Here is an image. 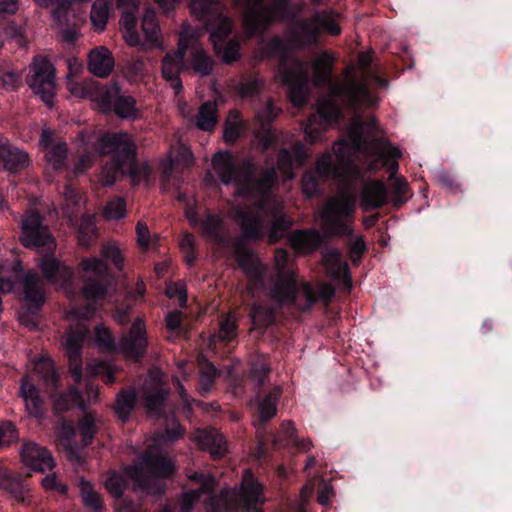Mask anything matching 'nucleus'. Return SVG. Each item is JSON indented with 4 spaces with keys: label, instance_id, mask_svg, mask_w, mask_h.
<instances>
[{
    "label": "nucleus",
    "instance_id": "nucleus-1",
    "mask_svg": "<svg viewBox=\"0 0 512 512\" xmlns=\"http://www.w3.org/2000/svg\"><path fill=\"white\" fill-rule=\"evenodd\" d=\"M314 82L317 87H327V96L317 102V111L312 114L305 126V139L310 144L321 140L332 124H337L343 118V109L358 110L363 107L375 106L379 98L372 93L369 82L381 88L388 86V80L379 73V68L365 78H360L357 69L350 64L343 70V80L333 77V58L327 53L318 57L312 64Z\"/></svg>",
    "mask_w": 512,
    "mask_h": 512
},
{
    "label": "nucleus",
    "instance_id": "nucleus-2",
    "mask_svg": "<svg viewBox=\"0 0 512 512\" xmlns=\"http://www.w3.org/2000/svg\"><path fill=\"white\" fill-rule=\"evenodd\" d=\"M35 265L39 273L33 270L24 272L20 261L14 265L23 301L19 321L31 329L37 328V317L46 302L44 283L67 291L72 288L75 278L73 267L62 261L56 250L38 253Z\"/></svg>",
    "mask_w": 512,
    "mask_h": 512
},
{
    "label": "nucleus",
    "instance_id": "nucleus-3",
    "mask_svg": "<svg viewBox=\"0 0 512 512\" xmlns=\"http://www.w3.org/2000/svg\"><path fill=\"white\" fill-rule=\"evenodd\" d=\"M101 257H84L78 265L82 281L81 294L89 303L79 311L81 318L90 319L96 312L95 304L110 294L114 274L109 264L116 270L124 269L125 257L115 243H105L100 249Z\"/></svg>",
    "mask_w": 512,
    "mask_h": 512
},
{
    "label": "nucleus",
    "instance_id": "nucleus-4",
    "mask_svg": "<svg viewBox=\"0 0 512 512\" xmlns=\"http://www.w3.org/2000/svg\"><path fill=\"white\" fill-rule=\"evenodd\" d=\"M275 35L263 47V54L278 59L279 73L288 88L289 99L294 106L302 108L307 104L309 94L308 65L294 55L291 46L302 42L300 36H307L309 41H319L322 34H288L291 36L289 42Z\"/></svg>",
    "mask_w": 512,
    "mask_h": 512
},
{
    "label": "nucleus",
    "instance_id": "nucleus-5",
    "mask_svg": "<svg viewBox=\"0 0 512 512\" xmlns=\"http://www.w3.org/2000/svg\"><path fill=\"white\" fill-rule=\"evenodd\" d=\"M189 479L199 485L196 492L209 495L206 502L208 512H249L261 502L263 486L250 473L245 474L239 492L222 489L214 493L218 484L216 478L203 472H194Z\"/></svg>",
    "mask_w": 512,
    "mask_h": 512
},
{
    "label": "nucleus",
    "instance_id": "nucleus-6",
    "mask_svg": "<svg viewBox=\"0 0 512 512\" xmlns=\"http://www.w3.org/2000/svg\"><path fill=\"white\" fill-rule=\"evenodd\" d=\"M212 167L223 185L234 183L244 197L266 196L277 181L276 168L266 169L261 177H255V166L249 159L237 163L229 150L217 151L211 159Z\"/></svg>",
    "mask_w": 512,
    "mask_h": 512
},
{
    "label": "nucleus",
    "instance_id": "nucleus-7",
    "mask_svg": "<svg viewBox=\"0 0 512 512\" xmlns=\"http://www.w3.org/2000/svg\"><path fill=\"white\" fill-rule=\"evenodd\" d=\"M95 148L101 156L111 154L110 162L102 171L106 186H112L119 175L137 176V146L130 134L124 131L105 133L98 138Z\"/></svg>",
    "mask_w": 512,
    "mask_h": 512
},
{
    "label": "nucleus",
    "instance_id": "nucleus-8",
    "mask_svg": "<svg viewBox=\"0 0 512 512\" xmlns=\"http://www.w3.org/2000/svg\"><path fill=\"white\" fill-rule=\"evenodd\" d=\"M235 6L244 14L243 32H266L267 27L276 20L298 23L304 3L294 4L290 0H233Z\"/></svg>",
    "mask_w": 512,
    "mask_h": 512
},
{
    "label": "nucleus",
    "instance_id": "nucleus-9",
    "mask_svg": "<svg viewBox=\"0 0 512 512\" xmlns=\"http://www.w3.org/2000/svg\"><path fill=\"white\" fill-rule=\"evenodd\" d=\"M279 253L282 257V264L277 263L278 273L269 287L268 296L278 308L284 306H297V297L302 291L305 303L299 306L302 312H307L318 302L317 290L308 282L301 284L293 270L285 269L288 254L284 250Z\"/></svg>",
    "mask_w": 512,
    "mask_h": 512
},
{
    "label": "nucleus",
    "instance_id": "nucleus-10",
    "mask_svg": "<svg viewBox=\"0 0 512 512\" xmlns=\"http://www.w3.org/2000/svg\"><path fill=\"white\" fill-rule=\"evenodd\" d=\"M356 211V197L350 192H343L328 199L323 207L321 219L323 230L328 237H351Z\"/></svg>",
    "mask_w": 512,
    "mask_h": 512
},
{
    "label": "nucleus",
    "instance_id": "nucleus-11",
    "mask_svg": "<svg viewBox=\"0 0 512 512\" xmlns=\"http://www.w3.org/2000/svg\"><path fill=\"white\" fill-rule=\"evenodd\" d=\"M140 459V463L129 466L126 473L142 491L150 489L151 478L167 479L175 473L176 466L171 457L167 453L155 450L153 446L148 447Z\"/></svg>",
    "mask_w": 512,
    "mask_h": 512
},
{
    "label": "nucleus",
    "instance_id": "nucleus-12",
    "mask_svg": "<svg viewBox=\"0 0 512 512\" xmlns=\"http://www.w3.org/2000/svg\"><path fill=\"white\" fill-rule=\"evenodd\" d=\"M83 96L97 102L102 110L113 111L121 119H136L139 115L136 99L121 94L116 81L110 85L94 82L83 88Z\"/></svg>",
    "mask_w": 512,
    "mask_h": 512
},
{
    "label": "nucleus",
    "instance_id": "nucleus-13",
    "mask_svg": "<svg viewBox=\"0 0 512 512\" xmlns=\"http://www.w3.org/2000/svg\"><path fill=\"white\" fill-rule=\"evenodd\" d=\"M19 241L27 249L38 253L57 249V241L46 217L37 209H27L21 216Z\"/></svg>",
    "mask_w": 512,
    "mask_h": 512
},
{
    "label": "nucleus",
    "instance_id": "nucleus-14",
    "mask_svg": "<svg viewBox=\"0 0 512 512\" xmlns=\"http://www.w3.org/2000/svg\"><path fill=\"white\" fill-rule=\"evenodd\" d=\"M192 13L205 22V32H235L234 21L226 13L225 6L218 0H191Z\"/></svg>",
    "mask_w": 512,
    "mask_h": 512
},
{
    "label": "nucleus",
    "instance_id": "nucleus-15",
    "mask_svg": "<svg viewBox=\"0 0 512 512\" xmlns=\"http://www.w3.org/2000/svg\"><path fill=\"white\" fill-rule=\"evenodd\" d=\"M88 333L89 328L82 323H78L76 326L70 327L67 330L63 341V346L68 357L69 371L77 383L82 380V349Z\"/></svg>",
    "mask_w": 512,
    "mask_h": 512
},
{
    "label": "nucleus",
    "instance_id": "nucleus-16",
    "mask_svg": "<svg viewBox=\"0 0 512 512\" xmlns=\"http://www.w3.org/2000/svg\"><path fill=\"white\" fill-rule=\"evenodd\" d=\"M148 339L145 322L137 317L128 333L124 334L119 341V348L122 353L135 362H139L147 353Z\"/></svg>",
    "mask_w": 512,
    "mask_h": 512
},
{
    "label": "nucleus",
    "instance_id": "nucleus-17",
    "mask_svg": "<svg viewBox=\"0 0 512 512\" xmlns=\"http://www.w3.org/2000/svg\"><path fill=\"white\" fill-rule=\"evenodd\" d=\"M54 69L47 60L34 63L27 76V84L43 102L50 104L54 97Z\"/></svg>",
    "mask_w": 512,
    "mask_h": 512
},
{
    "label": "nucleus",
    "instance_id": "nucleus-18",
    "mask_svg": "<svg viewBox=\"0 0 512 512\" xmlns=\"http://www.w3.org/2000/svg\"><path fill=\"white\" fill-rule=\"evenodd\" d=\"M280 112L281 109L274 105L272 99H269L255 115L257 121L255 135L265 149L272 148L277 144L278 137L275 129L272 127V122L278 117Z\"/></svg>",
    "mask_w": 512,
    "mask_h": 512
},
{
    "label": "nucleus",
    "instance_id": "nucleus-19",
    "mask_svg": "<svg viewBox=\"0 0 512 512\" xmlns=\"http://www.w3.org/2000/svg\"><path fill=\"white\" fill-rule=\"evenodd\" d=\"M236 261L239 267L249 278L252 288H261L264 286L265 273L261 264L254 258L252 251L246 246L240 244L236 247Z\"/></svg>",
    "mask_w": 512,
    "mask_h": 512
},
{
    "label": "nucleus",
    "instance_id": "nucleus-20",
    "mask_svg": "<svg viewBox=\"0 0 512 512\" xmlns=\"http://www.w3.org/2000/svg\"><path fill=\"white\" fill-rule=\"evenodd\" d=\"M19 396L24 400L26 411L31 417L38 419L44 417L45 402L40 389L27 376L20 380Z\"/></svg>",
    "mask_w": 512,
    "mask_h": 512
},
{
    "label": "nucleus",
    "instance_id": "nucleus-21",
    "mask_svg": "<svg viewBox=\"0 0 512 512\" xmlns=\"http://www.w3.org/2000/svg\"><path fill=\"white\" fill-rule=\"evenodd\" d=\"M389 202V192L381 180L367 181L361 192V204L366 211L383 207Z\"/></svg>",
    "mask_w": 512,
    "mask_h": 512
},
{
    "label": "nucleus",
    "instance_id": "nucleus-22",
    "mask_svg": "<svg viewBox=\"0 0 512 512\" xmlns=\"http://www.w3.org/2000/svg\"><path fill=\"white\" fill-rule=\"evenodd\" d=\"M231 34H209L214 52L225 64H232L241 58L239 40L230 39Z\"/></svg>",
    "mask_w": 512,
    "mask_h": 512
},
{
    "label": "nucleus",
    "instance_id": "nucleus-23",
    "mask_svg": "<svg viewBox=\"0 0 512 512\" xmlns=\"http://www.w3.org/2000/svg\"><path fill=\"white\" fill-rule=\"evenodd\" d=\"M30 162L27 152L13 146L8 141L0 140V163L10 173L16 174L28 167Z\"/></svg>",
    "mask_w": 512,
    "mask_h": 512
},
{
    "label": "nucleus",
    "instance_id": "nucleus-24",
    "mask_svg": "<svg viewBox=\"0 0 512 512\" xmlns=\"http://www.w3.org/2000/svg\"><path fill=\"white\" fill-rule=\"evenodd\" d=\"M312 171L322 179H340L344 172L355 178L361 177V171L356 165L349 161L344 169L343 167L335 165L332 156L329 154L320 156L316 161L315 169Z\"/></svg>",
    "mask_w": 512,
    "mask_h": 512
},
{
    "label": "nucleus",
    "instance_id": "nucleus-25",
    "mask_svg": "<svg viewBox=\"0 0 512 512\" xmlns=\"http://www.w3.org/2000/svg\"><path fill=\"white\" fill-rule=\"evenodd\" d=\"M114 64V57L106 47L95 48L88 55V69L97 77H108L114 69Z\"/></svg>",
    "mask_w": 512,
    "mask_h": 512
},
{
    "label": "nucleus",
    "instance_id": "nucleus-26",
    "mask_svg": "<svg viewBox=\"0 0 512 512\" xmlns=\"http://www.w3.org/2000/svg\"><path fill=\"white\" fill-rule=\"evenodd\" d=\"M53 398V408L56 413H64L74 407L81 411L87 409L83 394L75 387H70L66 391L55 392L51 395Z\"/></svg>",
    "mask_w": 512,
    "mask_h": 512
},
{
    "label": "nucleus",
    "instance_id": "nucleus-27",
    "mask_svg": "<svg viewBox=\"0 0 512 512\" xmlns=\"http://www.w3.org/2000/svg\"><path fill=\"white\" fill-rule=\"evenodd\" d=\"M237 220L245 239L260 240L263 238L262 219L258 211L238 210Z\"/></svg>",
    "mask_w": 512,
    "mask_h": 512
},
{
    "label": "nucleus",
    "instance_id": "nucleus-28",
    "mask_svg": "<svg viewBox=\"0 0 512 512\" xmlns=\"http://www.w3.org/2000/svg\"><path fill=\"white\" fill-rule=\"evenodd\" d=\"M361 109L362 108H359L356 111L347 109L348 111L354 113L351 125V135L353 136V142L356 148H359L365 142L366 133H377L379 131L377 119L373 116H369L364 119L359 114Z\"/></svg>",
    "mask_w": 512,
    "mask_h": 512
},
{
    "label": "nucleus",
    "instance_id": "nucleus-29",
    "mask_svg": "<svg viewBox=\"0 0 512 512\" xmlns=\"http://www.w3.org/2000/svg\"><path fill=\"white\" fill-rule=\"evenodd\" d=\"M138 394L135 388H122L117 393L113 410L120 421L127 422L132 411L136 408Z\"/></svg>",
    "mask_w": 512,
    "mask_h": 512
},
{
    "label": "nucleus",
    "instance_id": "nucleus-30",
    "mask_svg": "<svg viewBox=\"0 0 512 512\" xmlns=\"http://www.w3.org/2000/svg\"><path fill=\"white\" fill-rule=\"evenodd\" d=\"M311 24L312 28L308 27V24H304V27L300 32H341V27L338 24L334 14L330 11L322 10L317 11L312 17ZM286 32H298L297 30L291 29Z\"/></svg>",
    "mask_w": 512,
    "mask_h": 512
},
{
    "label": "nucleus",
    "instance_id": "nucleus-31",
    "mask_svg": "<svg viewBox=\"0 0 512 512\" xmlns=\"http://www.w3.org/2000/svg\"><path fill=\"white\" fill-rule=\"evenodd\" d=\"M292 245L302 252H313L323 243V237L316 229L296 230L291 236Z\"/></svg>",
    "mask_w": 512,
    "mask_h": 512
},
{
    "label": "nucleus",
    "instance_id": "nucleus-32",
    "mask_svg": "<svg viewBox=\"0 0 512 512\" xmlns=\"http://www.w3.org/2000/svg\"><path fill=\"white\" fill-rule=\"evenodd\" d=\"M0 488L8 492L17 502L25 503V485L21 477L14 476L7 470L0 468Z\"/></svg>",
    "mask_w": 512,
    "mask_h": 512
},
{
    "label": "nucleus",
    "instance_id": "nucleus-33",
    "mask_svg": "<svg viewBox=\"0 0 512 512\" xmlns=\"http://www.w3.org/2000/svg\"><path fill=\"white\" fill-rule=\"evenodd\" d=\"M119 8L122 9L120 25L126 32H137L139 14V0H115Z\"/></svg>",
    "mask_w": 512,
    "mask_h": 512
},
{
    "label": "nucleus",
    "instance_id": "nucleus-34",
    "mask_svg": "<svg viewBox=\"0 0 512 512\" xmlns=\"http://www.w3.org/2000/svg\"><path fill=\"white\" fill-rule=\"evenodd\" d=\"M184 68V64L174 60L170 55H165L162 64L161 72L163 78L170 83V86L179 94L183 89L182 81L180 78V71Z\"/></svg>",
    "mask_w": 512,
    "mask_h": 512
},
{
    "label": "nucleus",
    "instance_id": "nucleus-35",
    "mask_svg": "<svg viewBox=\"0 0 512 512\" xmlns=\"http://www.w3.org/2000/svg\"><path fill=\"white\" fill-rule=\"evenodd\" d=\"M84 414L77 422V429L82 438L84 446L92 444L95 436L98 434L99 428L97 425L98 419L96 413L91 411H82Z\"/></svg>",
    "mask_w": 512,
    "mask_h": 512
},
{
    "label": "nucleus",
    "instance_id": "nucleus-36",
    "mask_svg": "<svg viewBox=\"0 0 512 512\" xmlns=\"http://www.w3.org/2000/svg\"><path fill=\"white\" fill-rule=\"evenodd\" d=\"M282 395V388L276 386L272 388L267 395L260 402L258 407L259 420L261 424L267 423L272 419L277 412V404Z\"/></svg>",
    "mask_w": 512,
    "mask_h": 512
},
{
    "label": "nucleus",
    "instance_id": "nucleus-37",
    "mask_svg": "<svg viewBox=\"0 0 512 512\" xmlns=\"http://www.w3.org/2000/svg\"><path fill=\"white\" fill-rule=\"evenodd\" d=\"M252 323L257 327H269L274 324L276 310L274 307L254 302L249 311Z\"/></svg>",
    "mask_w": 512,
    "mask_h": 512
},
{
    "label": "nucleus",
    "instance_id": "nucleus-38",
    "mask_svg": "<svg viewBox=\"0 0 512 512\" xmlns=\"http://www.w3.org/2000/svg\"><path fill=\"white\" fill-rule=\"evenodd\" d=\"M251 378L257 383L259 389L263 388L270 375L271 367L265 355H255L250 362Z\"/></svg>",
    "mask_w": 512,
    "mask_h": 512
},
{
    "label": "nucleus",
    "instance_id": "nucleus-39",
    "mask_svg": "<svg viewBox=\"0 0 512 512\" xmlns=\"http://www.w3.org/2000/svg\"><path fill=\"white\" fill-rule=\"evenodd\" d=\"M81 499L84 506L92 512H105L103 499L90 482L82 480L80 485Z\"/></svg>",
    "mask_w": 512,
    "mask_h": 512
},
{
    "label": "nucleus",
    "instance_id": "nucleus-40",
    "mask_svg": "<svg viewBox=\"0 0 512 512\" xmlns=\"http://www.w3.org/2000/svg\"><path fill=\"white\" fill-rule=\"evenodd\" d=\"M105 487L108 492L116 499L118 507L122 501H131L130 499L123 498V494L128 487V479L125 475L113 471L105 481Z\"/></svg>",
    "mask_w": 512,
    "mask_h": 512
},
{
    "label": "nucleus",
    "instance_id": "nucleus-41",
    "mask_svg": "<svg viewBox=\"0 0 512 512\" xmlns=\"http://www.w3.org/2000/svg\"><path fill=\"white\" fill-rule=\"evenodd\" d=\"M130 46L139 47L143 51L153 50L161 46L162 34H122Z\"/></svg>",
    "mask_w": 512,
    "mask_h": 512
},
{
    "label": "nucleus",
    "instance_id": "nucleus-42",
    "mask_svg": "<svg viewBox=\"0 0 512 512\" xmlns=\"http://www.w3.org/2000/svg\"><path fill=\"white\" fill-rule=\"evenodd\" d=\"M217 107L214 102H204L198 111L196 125L203 131H212L217 123Z\"/></svg>",
    "mask_w": 512,
    "mask_h": 512
},
{
    "label": "nucleus",
    "instance_id": "nucleus-43",
    "mask_svg": "<svg viewBox=\"0 0 512 512\" xmlns=\"http://www.w3.org/2000/svg\"><path fill=\"white\" fill-rule=\"evenodd\" d=\"M190 62L193 71L201 76L210 75L214 68L213 59L201 48H196L191 51Z\"/></svg>",
    "mask_w": 512,
    "mask_h": 512
},
{
    "label": "nucleus",
    "instance_id": "nucleus-44",
    "mask_svg": "<svg viewBox=\"0 0 512 512\" xmlns=\"http://www.w3.org/2000/svg\"><path fill=\"white\" fill-rule=\"evenodd\" d=\"M325 264L333 278H342L345 282L351 284V275L349 272V267L346 263H344L341 260L340 255L337 251L332 252L325 257Z\"/></svg>",
    "mask_w": 512,
    "mask_h": 512
},
{
    "label": "nucleus",
    "instance_id": "nucleus-45",
    "mask_svg": "<svg viewBox=\"0 0 512 512\" xmlns=\"http://www.w3.org/2000/svg\"><path fill=\"white\" fill-rule=\"evenodd\" d=\"M112 0H96L91 8L90 19L94 28L104 30L110 13Z\"/></svg>",
    "mask_w": 512,
    "mask_h": 512
},
{
    "label": "nucleus",
    "instance_id": "nucleus-46",
    "mask_svg": "<svg viewBox=\"0 0 512 512\" xmlns=\"http://www.w3.org/2000/svg\"><path fill=\"white\" fill-rule=\"evenodd\" d=\"M205 236L214 244L222 245L225 243V236L222 231V222L215 216L210 214L202 223Z\"/></svg>",
    "mask_w": 512,
    "mask_h": 512
},
{
    "label": "nucleus",
    "instance_id": "nucleus-47",
    "mask_svg": "<svg viewBox=\"0 0 512 512\" xmlns=\"http://www.w3.org/2000/svg\"><path fill=\"white\" fill-rule=\"evenodd\" d=\"M411 197L408 182L404 178H395L389 193V200L393 207L400 208Z\"/></svg>",
    "mask_w": 512,
    "mask_h": 512
},
{
    "label": "nucleus",
    "instance_id": "nucleus-48",
    "mask_svg": "<svg viewBox=\"0 0 512 512\" xmlns=\"http://www.w3.org/2000/svg\"><path fill=\"white\" fill-rule=\"evenodd\" d=\"M45 151L47 162L50 163L55 170H60L65 167L68 156V147L65 142H58Z\"/></svg>",
    "mask_w": 512,
    "mask_h": 512
},
{
    "label": "nucleus",
    "instance_id": "nucleus-49",
    "mask_svg": "<svg viewBox=\"0 0 512 512\" xmlns=\"http://www.w3.org/2000/svg\"><path fill=\"white\" fill-rule=\"evenodd\" d=\"M263 88V81L253 74L244 75L237 85V91L242 98L254 97Z\"/></svg>",
    "mask_w": 512,
    "mask_h": 512
},
{
    "label": "nucleus",
    "instance_id": "nucleus-50",
    "mask_svg": "<svg viewBox=\"0 0 512 512\" xmlns=\"http://www.w3.org/2000/svg\"><path fill=\"white\" fill-rule=\"evenodd\" d=\"M169 391L157 386L149 391L145 397L146 408L149 412L160 414L163 410Z\"/></svg>",
    "mask_w": 512,
    "mask_h": 512
},
{
    "label": "nucleus",
    "instance_id": "nucleus-51",
    "mask_svg": "<svg viewBox=\"0 0 512 512\" xmlns=\"http://www.w3.org/2000/svg\"><path fill=\"white\" fill-rule=\"evenodd\" d=\"M320 179L312 170H308L303 174L301 187L306 197L313 198L321 193Z\"/></svg>",
    "mask_w": 512,
    "mask_h": 512
},
{
    "label": "nucleus",
    "instance_id": "nucleus-52",
    "mask_svg": "<svg viewBox=\"0 0 512 512\" xmlns=\"http://www.w3.org/2000/svg\"><path fill=\"white\" fill-rule=\"evenodd\" d=\"M104 216L107 220H120L126 216V201L122 197L109 200L104 208Z\"/></svg>",
    "mask_w": 512,
    "mask_h": 512
},
{
    "label": "nucleus",
    "instance_id": "nucleus-53",
    "mask_svg": "<svg viewBox=\"0 0 512 512\" xmlns=\"http://www.w3.org/2000/svg\"><path fill=\"white\" fill-rule=\"evenodd\" d=\"M94 334L95 342L101 349H105L109 352H114L116 350L115 339L107 327L102 324L97 325L94 329Z\"/></svg>",
    "mask_w": 512,
    "mask_h": 512
},
{
    "label": "nucleus",
    "instance_id": "nucleus-54",
    "mask_svg": "<svg viewBox=\"0 0 512 512\" xmlns=\"http://www.w3.org/2000/svg\"><path fill=\"white\" fill-rule=\"evenodd\" d=\"M373 51L360 52L357 56V65H353L360 78H365L378 67L373 64Z\"/></svg>",
    "mask_w": 512,
    "mask_h": 512
},
{
    "label": "nucleus",
    "instance_id": "nucleus-55",
    "mask_svg": "<svg viewBox=\"0 0 512 512\" xmlns=\"http://www.w3.org/2000/svg\"><path fill=\"white\" fill-rule=\"evenodd\" d=\"M45 448L35 443H24L20 449V456L23 463L32 469L35 460L39 458Z\"/></svg>",
    "mask_w": 512,
    "mask_h": 512
},
{
    "label": "nucleus",
    "instance_id": "nucleus-56",
    "mask_svg": "<svg viewBox=\"0 0 512 512\" xmlns=\"http://www.w3.org/2000/svg\"><path fill=\"white\" fill-rule=\"evenodd\" d=\"M294 164L291 151L287 148L280 149L277 155V168L281 173L286 177H292Z\"/></svg>",
    "mask_w": 512,
    "mask_h": 512
},
{
    "label": "nucleus",
    "instance_id": "nucleus-57",
    "mask_svg": "<svg viewBox=\"0 0 512 512\" xmlns=\"http://www.w3.org/2000/svg\"><path fill=\"white\" fill-rule=\"evenodd\" d=\"M179 42L177 51L173 53H167L166 55H170L174 60L179 61L184 64L186 52L188 49L190 40H199L203 34H179Z\"/></svg>",
    "mask_w": 512,
    "mask_h": 512
},
{
    "label": "nucleus",
    "instance_id": "nucleus-58",
    "mask_svg": "<svg viewBox=\"0 0 512 512\" xmlns=\"http://www.w3.org/2000/svg\"><path fill=\"white\" fill-rule=\"evenodd\" d=\"M18 440L17 427L10 421L0 423V446H9Z\"/></svg>",
    "mask_w": 512,
    "mask_h": 512
},
{
    "label": "nucleus",
    "instance_id": "nucleus-59",
    "mask_svg": "<svg viewBox=\"0 0 512 512\" xmlns=\"http://www.w3.org/2000/svg\"><path fill=\"white\" fill-rule=\"evenodd\" d=\"M202 496L192 489L183 492L178 500L179 512H191Z\"/></svg>",
    "mask_w": 512,
    "mask_h": 512
},
{
    "label": "nucleus",
    "instance_id": "nucleus-60",
    "mask_svg": "<svg viewBox=\"0 0 512 512\" xmlns=\"http://www.w3.org/2000/svg\"><path fill=\"white\" fill-rule=\"evenodd\" d=\"M141 32H161L157 13L153 7H148L143 12Z\"/></svg>",
    "mask_w": 512,
    "mask_h": 512
},
{
    "label": "nucleus",
    "instance_id": "nucleus-61",
    "mask_svg": "<svg viewBox=\"0 0 512 512\" xmlns=\"http://www.w3.org/2000/svg\"><path fill=\"white\" fill-rule=\"evenodd\" d=\"M237 324L234 320L226 318L220 322L218 337L222 341L229 342L236 336Z\"/></svg>",
    "mask_w": 512,
    "mask_h": 512
},
{
    "label": "nucleus",
    "instance_id": "nucleus-62",
    "mask_svg": "<svg viewBox=\"0 0 512 512\" xmlns=\"http://www.w3.org/2000/svg\"><path fill=\"white\" fill-rule=\"evenodd\" d=\"M292 226V221L285 215H277L272 222L270 239L276 241L279 232H286Z\"/></svg>",
    "mask_w": 512,
    "mask_h": 512
},
{
    "label": "nucleus",
    "instance_id": "nucleus-63",
    "mask_svg": "<svg viewBox=\"0 0 512 512\" xmlns=\"http://www.w3.org/2000/svg\"><path fill=\"white\" fill-rule=\"evenodd\" d=\"M227 453V442L222 435H216L211 439L210 454L214 460L221 459Z\"/></svg>",
    "mask_w": 512,
    "mask_h": 512
},
{
    "label": "nucleus",
    "instance_id": "nucleus-64",
    "mask_svg": "<svg viewBox=\"0 0 512 512\" xmlns=\"http://www.w3.org/2000/svg\"><path fill=\"white\" fill-rule=\"evenodd\" d=\"M42 485L46 490L56 491L62 495L67 494L68 486L57 479L55 474H48L42 480Z\"/></svg>",
    "mask_w": 512,
    "mask_h": 512
}]
</instances>
